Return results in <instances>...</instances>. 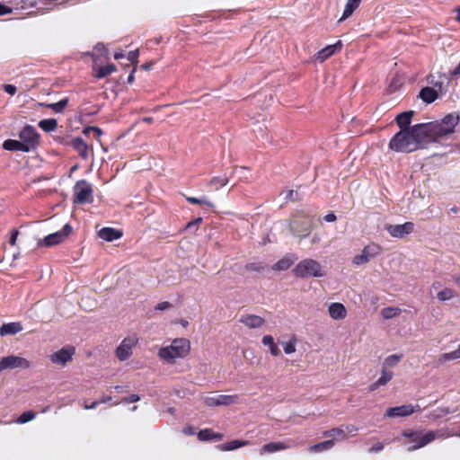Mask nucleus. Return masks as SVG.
Returning a JSON list of instances; mask_svg holds the SVG:
<instances>
[{"instance_id": "nucleus-47", "label": "nucleus", "mask_w": 460, "mask_h": 460, "mask_svg": "<svg viewBox=\"0 0 460 460\" xmlns=\"http://www.w3.org/2000/svg\"><path fill=\"white\" fill-rule=\"evenodd\" d=\"M171 306H172V304L170 302L162 301L156 305L155 310L165 311V310L169 309Z\"/></svg>"}, {"instance_id": "nucleus-6", "label": "nucleus", "mask_w": 460, "mask_h": 460, "mask_svg": "<svg viewBox=\"0 0 460 460\" xmlns=\"http://www.w3.org/2000/svg\"><path fill=\"white\" fill-rule=\"evenodd\" d=\"M428 143L439 142L441 138L453 133L447 130L440 122H429L421 124Z\"/></svg>"}, {"instance_id": "nucleus-40", "label": "nucleus", "mask_w": 460, "mask_h": 460, "mask_svg": "<svg viewBox=\"0 0 460 460\" xmlns=\"http://www.w3.org/2000/svg\"><path fill=\"white\" fill-rule=\"evenodd\" d=\"M394 377V372L386 368H381L380 376L377 379V384L383 386L389 383Z\"/></svg>"}, {"instance_id": "nucleus-8", "label": "nucleus", "mask_w": 460, "mask_h": 460, "mask_svg": "<svg viewBox=\"0 0 460 460\" xmlns=\"http://www.w3.org/2000/svg\"><path fill=\"white\" fill-rule=\"evenodd\" d=\"M380 246L371 243L363 248L361 252L355 254L351 260L352 265L359 267L368 263L380 253Z\"/></svg>"}, {"instance_id": "nucleus-15", "label": "nucleus", "mask_w": 460, "mask_h": 460, "mask_svg": "<svg viewBox=\"0 0 460 460\" xmlns=\"http://www.w3.org/2000/svg\"><path fill=\"white\" fill-rule=\"evenodd\" d=\"M419 411H420L419 405L407 404V405L393 407V408L386 410V413H385V416L390 417V418L405 417V416H411Z\"/></svg>"}, {"instance_id": "nucleus-23", "label": "nucleus", "mask_w": 460, "mask_h": 460, "mask_svg": "<svg viewBox=\"0 0 460 460\" xmlns=\"http://www.w3.org/2000/svg\"><path fill=\"white\" fill-rule=\"evenodd\" d=\"M240 322L250 329H256L261 327L265 323V320L258 315L244 314L240 318Z\"/></svg>"}, {"instance_id": "nucleus-11", "label": "nucleus", "mask_w": 460, "mask_h": 460, "mask_svg": "<svg viewBox=\"0 0 460 460\" xmlns=\"http://www.w3.org/2000/svg\"><path fill=\"white\" fill-rule=\"evenodd\" d=\"M31 363L24 358L19 356H6L0 360V372L7 368H28Z\"/></svg>"}, {"instance_id": "nucleus-21", "label": "nucleus", "mask_w": 460, "mask_h": 460, "mask_svg": "<svg viewBox=\"0 0 460 460\" xmlns=\"http://www.w3.org/2000/svg\"><path fill=\"white\" fill-rule=\"evenodd\" d=\"M71 145L83 159L86 160L88 158L91 150L89 149L86 143L83 140V138L75 137L72 140Z\"/></svg>"}, {"instance_id": "nucleus-48", "label": "nucleus", "mask_w": 460, "mask_h": 460, "mask_svg": "<svg viewBox=\"0 0 460 460\" xmlns=\"http://www.w3.org/2000/svg\"><path fill=\"white\" fill-rule=\"evenodd\" d=\"M4 90L10 95H13L17 93V87L13 84H4Z\"/></svg>"}, {"instance_id": "nucleus-3", "label": "nucleus", "mask_w": 460, "mask_h": 460, "mask_svg": "<svg viewBox=\"0 0 460 460\" xmlns=\"http://www.w3.org/2000/svg\"><path fill=\"white\" fill-rule=\"evenodd\" d=\"M190 353V341L183 338L175 339L172 344L160 348L158 356L168 364H175L178 358H183Z\"/></svg>"}, {"instance_id": "nucleus-54", "label": "nucleus", "mask_w": 460, "mask_h": 460, "mask_svg": "<svg viewBox=\"0 0 460 460\" xmlns=\"http://www.w3.org/2000/svg\"><path fill=\"white\" fill-rule=\"evenodd\" d=\"M324 220L327 223H332L337 220V217L333 213H328L327 215H325Z\"/></svg>"}, {"instance_id": "nucleus-60", "label": "nucleus", "mask_w": 460, "mask_h": 460, "mask_svg": "<svg viewBox=\"0 0 460 460\" xmlns=\"http://www.w3.org/2000/svg\"><path fill=\"white\" fill-rule=\"evenodd\" d=\"M248 270H253V271H260L261 270V268L258 267L254 263H252V264L248 265Z\"/></svg>"}, {"instance_id": "nucleus-51", "label": "nucleus", "mask_w": 460, "mask_h": 460, "mask_svg": "<svg viewBox=\"0 0 460 460\" xmlns=\"http://www.w3.org/2000/svg\"><path fill=\"white\" fill-rule=\"evenodd\" d=\"M91 131L94 132L95 136L97 137H99L102 133V131L100 128L88 127V128H84V133H85V134L88 132H91Z\"/></svg>"}, {"instance_id": "nucleus-45", "label": "nucleus", "mask_w": 460, "mask_h": 460, "mask_svg": "<svg viewBox=\"0 0 460 460\" xmlns=\"http://www.w3.org/2000/svg\"><path fill=\"white\" fill-rule=\"evenodd\" d=\"M186 200H187V202H190L192 204H205L208 207L213 206L212 202H210L206 198L197 199V198H193V197H189V198H186Z\"/></svg>"}, {"instance_id": "nucleus-36", "label": "nucleus", "mask_w": 460, "mask_h": 460, "mask_svg": "<svg viewBox=\"0 0 460 460\" xmlns=\"http://www.w3.org/2000/svg\"><path fill=\"white\" fill-rule=\"evenodd\" d=\"M198 438L199 440L205 441L210 439H221L223 438V435L214 433L211 429H206L199 432Z\"/></svg>"}, {"instance_id": "nucleus-46", "label": "nucleus", "mask_w": 460, "mask_h": 460, "mask_svg": "<svg viewBox=\"0 0 460 460\" xmlns=\"http://www.w3.org/2000/svg\"><path fill=\"white\" fill-rule=\"evenodd\" d=\"M35 417V413L34 412H31V411H26L24 413H22L19 418L18 420H16L17 422L19 423H26L31 420H33Z\"/></svg>"}, {"instance_id": "nucleus-53", "label": "nucleus", "mask_w": 460, "mask_h": 460, "mask_svg": "<svg viewBox=\"0 0 460 460\" xmlns=\"http://www.w3.org/2000/svg\"><path fill=\"white\" fill-rule=\"evenodd\" d=\"M138 400H139V396L137 394H131V395L124 398L122 402L130 403V402H136Z\"/></svg>"}, {"instance_id": "nucleus-5", "label": "nucleus", "mask_w": 460, "mask_h": 460, "mask_svg": "<svg viewBox=\"0 0 460 460\" xmlns=\"http://www.w3.org/2000/svg\"><path fill=\"white\" fill-rule=\"evenodd\" d=\"M74 202L84 204L93 202V185L85 180H79L74 186Z\"/></svg>"}, {"instance_id": "nucleus-37", "label": "nucleus", "mask_w": 460, "mask_h": 460, "mask_svg": "<svg viewBox=\"0 0 460 460\" xmlns=\"http://www.w3.org/2000/svg\"><path fill=\"white\" fill-rule=\"evenodd\" d=\"M113 72H116V66L113 64H108L104 66H100L97 69L95 76L99 79H102L112 74Z\"/></svg>"}, {"instance_id": "nucleus-17", "label": "nucleus", "mask_w": 460, "mask_h": 460, "mask_svg": "<svg viewBox=\"0 0 460 460\" xmlns=\"http://www.w3.org/2000/svg\"><path fill=\"white\" fill-rule=\"evenodd\" d=\"M329 315L332 319H345L347 316V310L341 303H332L328 307Z\"/></svg>"}, {"instance_id": "nucleus-9", "label": "nucleus", "mask_w": 460, "mask_h": 460, "mask_svg": "<svg viewBox=\"0 0 460 460\" xmlns=\"http://www.w3.org/2000/svg\"><path fill=\"white\" fill-rule=\"evenodd\" d=\"M238 395L236 394H210L204 397V403L208 407L228 406L236 403Z\"/></svg>"}, {"instance_id": "nucleus-22", "label": "nucleus", "mask_w": 460, "mask_h": 460, "mask_svg": "<svg viewBox=\"0 0 460 460\" xmlns=\"http://www.w3.org/2000/svg\"><path fill=\"white\" fill-rule=\"evenodd\" d=\"M23 327L20 322H10L4 323L0 328V335H14L22 331Z\"/></svg>"}, {"instance_id": "nucleus-52", "label": "nucleus", "mask_w": 460, "mask_h": 460, "mask_svg": "<svg viewBox=\"0 0 460 460\" xmlns=\"http://www.w3.org/2000/svg\"><path fill=\"white\" fill-rule=\"evenodd\" d=\"M383 448H384V445L381 442H376L369 448V452L370 453H378V452L382 451Z\"/></svg>"}, {"instance_id": "nucleus-32", "label": "nucleus", "mask_w": 460, "mask_h": 460, "mask_svg": "<svg viewBox=\"0 0 460 460\" xmlns=\"http://www.w3.org/2000/svg\"><path fill=\"white\" fill-rule=\"evenodd\" d=\"M361 2L362 0H348L341 21L349 17L353 13V12L358 7Z\"/></svg>"}, {"instance_id": "nucleus-44", "label": "nucleus", "mask_w": 460, "mask_h": 460, "mask_svg": "<svg viewBox=\"0 0 460 460\" xmlns=\"http://www.w3.org/2000/svg\"><path fill=\"white\" fill-rule=\"evenodd\" d=\"M455 296L454 291L449 288H445L438 294V297L441 301H447L453 298Z\"/></svg>"}, {"instance_id": "nucleus-20", "label": "nucleus", "mask_w": 460, "mask_h": 460, "mask_svg": "<svg viewBox=\"0 0 460 460\" xmlns=\"http://www.w3.org/2000/svg\"><path fill=\"white\" fill-rule=\"evenodd\" d=\"M342 48V42L341 40H339L337 43H334L332 45H329L323 49L321 51L317 54V60L323 62L326 58L332 57L336 51L341 50Z\"/></svg>"}, {"instance_id": "nucleus-64", "label": "nucleus", "mask_w": 460, "mask_h": 460, "mask_svg": "<svg viewBox=\"0 0 460 460\" xmlns=\"http://www.w3.org/2000/svg\"><path fill=\"white\" fill-rule=\"evenodd\" d=\"M10 11L4 5L0 4V15L9 13Z\"/></svg>"}, {"instance_id": "nucleus-56", "label": "nucleus", "mask_w": 460, "mask_h": 460, "mask_svg": "<svg viewBox=\"0 0 460 460\" xmlns=\"http://www.w3.org/2000/svg\"><path fill=\"white\" fill-rule=\"evenodd\" d=\"M98 405H99V402L94 401V402H92L90 405H88V404H86V403H85V404L84 405V408L85 410H93V409L97 408V406H98Z\"/></svg>"}, {"instance_id": "nucleus-58", "label": "nucleus", "mask_w": 460, "mask_h": 460, "mask_svg": "<svg viewBox=\"0 0 460 460\" xmlns=\"http://www.w3.org/2000/svg\"><path fill=\"white\" fill-rule=\"evenodd\" d=\"M380 386H383V385H378L377 380H376V382H374L373 384L370 385L369 391H375V390L378 389Z\"/></svg>"}, {"instance_id": "nucleus-62", "label": "nucleus", "mask_w": 460, "mask_h": 460, "mask_svg": "<svg viewBox=\"0 0 460 460\" xmlns=\"http://www.w3.org/2000/svg\"><path fill=\"white\" fill-rule=\"evenodd\" d=\"M452 75H460V62L458 63V65L453 70Z\"/></svg>"}, {"instance_id": "nucleus-31", "label": "nucleus", "mask_w": 460, "mask_h": 460, "mask_svg": "<svg viewBox=\"0 0 460 460\" xmlns=\"http://www.w3.org/2000/svg\"><path fill=\"white\" fill-rule=\"evenodd\" d=\"M334 445L333 439H328L318 444L313 445L309 447L311 453H320L332 448Z\"/></svg>"}, {"instance_id": "nucleus-38", "label": "nucleus", "mask_w": 460, "mask_h": 460, "mask_svg": "<svg viewBox=\"0 0 460 460\" xmlns=\"http://www.w3.org/2000/svg\"><path fill=\"white\" fill-rule=\"evenodd\" d=\"M38 126L41 130L49 132V131L56 130L58 123H57V120L54 119H43L41 121H39Z\"/></svg>"}, {"instance_id": "nucleus-30", "label": "nucleus", "mask_w": 460, "mask_h": 460, "mask_svg": "<svg viewBox=\"0 0 460 460\" xmlns=\"http://www.w3.org/2000/svg\"><path fill=\"white\" fill-rule=\"evenodd\" d=\"M459 118L457 115L450 113L447 114L440 122L443 127H446L447 130H451L454 132V128L457 125Z\"/></svg>"}, {"instance_id": "nucleus-34", "label": "nucleus", "mask_w": 460, "mask_h": 460, "mask_svg": "<svg viewBox=\"0 0 460 460\" xmlns=\"http://www.w3.org/2000/svg\"><path fill=\"white\" fill-rule=\"evenodd\" d=\"M402 358V355L401 354H393L385 358L383 361L382 367L383 368H390L395 367Z\"/></svg>"}, {"instance_id": "nucleus-50", "label": "nucleus", "mask_w": 460, "mask_h": 460, "mask_svg": "<svg viewBox=\"0 0 460 460\" xmlns=\"http://www.w3.org/2000/svg\"><path fill=\"white\" fill-rule=\"evenodd\" d=\"M137 58H138V50L137 49L132 50V51L128 52V60L132 63H136L137 60Z\"/></svg>"}, {"instance_id": "nucleus-2", "label": "nucleus", "mask_w": 460, "mask_h": 460, "mask_svg": "<svg viewBox=\"0 0 460 460\" xmlns=\"http://www.w3.org/2000/svg\"><path fill=\"white\" fill-rule=\"evenodd\" d=\"M452 436V434L447 433L444 429L428 431L426 433L422 431L405 430L402 433V437L408 438L407 444H410V446L407 447V451L419 449L435 439H439V438H449Z\"/></svg>"}, {"instance_id": "nucleus-24", "label": "nucleus", "mask_w": 460, "mask_h": 460, "mask_svg": "<svg viewBox=\"0 0 460 460\" xmlns=\"http://www.w3.org/2000/svg\"><path fill=\"white\" fill-rule=\"evenodd\" d=\"M414 114L413 111H403L397 115L396 122L401 130H411V119Z\"/></svg>"}, {"instance_id": "nucleus-49", "label": "nucleus", "mask_w": 460, "mask_h": 460, "mask_svg": "<svg viewBox=\"0 0 460 460\" xmlns=\"http://www.w3.org/2000/svg\"><path fill=\"white\" fill-rule=\"evenodd\" d=\"M345 429V432L347 434V438L349 437V436H354L356 434V432L358 431V428L355 427L354 425H347L345 428H343Z\"/></svg>"}, {"instance_id": "nucleus-16", "label": "nucleus", "mask_w": 460, "mask_h": 460, "mask_svg": "<svg viewBox=\"0 0 460 460\" xmlns=\"http://www.w3.org/2000/svg\"><path fill=\"white\" fill-rule=\"evenodd\" d=\"M38 133L31 126H26L20 132V138L24 145L29 146V150H32L38 144Z\"/></svg>"}, {"instance_id": "nucleus-41", "label": "nucleus", "mask_w": 460, "mask_h": 460, "mask_svg": "<svg viewBox=\"0 0 460 460\" xmlns=\"http://www.w3.org/2000/svg\"><path fill=\"white\" fill-rule=\"evenodd\" d=\"M401 314V309L398 307H385L381 310V316L383 319H393Z\"/></svg>"}, {"instance_id": "nucleus-33", "label": "nucleus", "mask_w": 460, "mask_h": 460, "mask_svg": "<svg viewBox=\"0 0 460 460\" xmlns=\"http://www.w3.org/2000/svg\"><path fill=\"white\" fill-rule=\"evenodd\" d=\"M262 344L269 346L271 355L277 357L280 354V349L278 344L274 342V339L272 336L266 335L262 337Z\"/></svg>"}, {"instance_id": "nucleus-12", "label": "nucleus", "mask_w": 460, "mask_h": 460, "mask_svg": "<svg viewBox=\"0 0 460 460\" xmlns=\"http://www.w3.org/2000/svg\"><path fill=\"white\" fill-rule=\"evenodd\" d=\"M72 230L71 225H65L61 230L47 235L43 240V244L46 247H51L62 243L71 234Z\"/></svg>"}, {"instance_id": "nucleus-29", "label": "nucleus", "mask_w": 460, "mask_h": 460, "mask_svg": "<svg viewBox=\"0 0 460 460\" xmlns=\"http://www.w3.org/2000/svg\"><path fill=\"white\" fill-rule=\"evenodd\" d=\"M458 358H460V344L455 350L440 355L438 358V363L442 365L448 361L456 360Z\"/></svg>"}, {"instance_id": "nucleus-27", "label": "nucleus", "mask_w": 460, "mask_h": 460, "mask_svg": "<svg viewBox=\"0 0 460 460\" xmlns=\"http://www.w3.org/2000/svg\"><path fill=\"white\" fill-rule=\"evenodd\" d=\"M248 444L249 442L247 440L233 439L228 442L218 445L217 448L221 451H232L245 447Z\"/></svg>"}, {"instance_id": "nucleus-13", "label": "nucleus", "mask_w": 460, "mask_h": 460, "mask_svg": "<svg viewBox=\"0 0 460 460\" xmlns=\"http://www.w3.org/2000/svg\"><path fill=\"white\" fill-rule=\"evenodd\" d=\"M137 342V339L136 336H129L121 341V344L115 350V354H117L118 358L120 361L127 360L132 354V348Z\"/></svg>"}, {"instance_id": "nucleus-19", "label": "nucleus", "mask_w": 460, "mask_h": 460, "mask_svg": "<svg viewBox=\"0 0 460 460\" xmlns=\"http://www.w3.org/2000/svg\"><path fill=\"white\" fill-rule=\"evenodd\" d=\"M3 147L6 151L12 152H23L29 153V146L23 144L22 141L14 140V139H7L4 142Z\"/></svg>"}, {"instance_id": "nucleus-25", "label": "nucleus", "mask_w": 460, "mask_h": 460, "mask_svg": "<svg viewBox=\"0 0 460 460\" xmlns=\"http://www.w3.org/2000/svg\"><path fill=\"white\" fill-rule=\"evenodd\" d=\"M296 260V258L294 254L285 256L273 265L272 270L275 271L288 270L290 269Z\"/></svg>"}, {"instance_id": "nucleus-4", "label": "nucleus", "mask_w": 460, "mask_h": 460, "mask_svg": "<svg viewBox=\"0 0 460 460\" xmlns=\"http://www.w3.org/2000/svg\"><path fill=\"white\" fill-rule=\"evenodd\" d=\"M294 274L302 279L315 277L321 278L325 275V271L321 263L314 260L306 258L298 262L294 269Z\"/></svg>"}, {"instance_id": "nucleus-10", "label": "nucleus", "mask_w": 460, "mask_h": 460, "mask_svg": "<svg viewBox=\"0 0 460 460\" xmlns=\"http://www.w3.org/2000/svg\"><path fill=\"white\" fill-rule=\"evenodd\" d=\"M75 353V347L66 345L51 354L49 358L55 365L65 366L73 359Z\"/></svg>"}, {"instance_id": "nucleus-59", "label": "nucleus", "mask_w": 460, "mask_h": 460, "mask_svg": "<svg viewBox=\"0 0 460 460\" xmlns=\"http://www.w3.org/2000/svg\"><path fill=\"white\" fill-rule=\"evenodd\" d=\"M201 223V218H198L194 223H189L186 225V228H192Z\"/></svg>"}, {"instance_id": "nucleus-1", "label": "nucleus", "mask_w": 460, "mask_h": 460, "mask_svg": "<svg viewBox=\"0 0 460 460\" xmlns=\"http://www.w3.org/2000/svg\"><path fill=\"white\" fill-rule=\"evenodd\" d=\"M428 144L421 124L401 129L391 139L389 146L397 153H412Z\"/></svg>"}, {"instance_id": "nucleus-26", "label": "nucleus", "mask_w": 460, "mask_h": 460, "mask_svg": "<svg viewBox=\"0 0 460 460\" xmlns=\"http://www.w3.org/2000/svg\"><path fill=\"white\" fill-rule=\"evenodd\" d=\"M288 447L283 442H270L262 446L260 449V455L272 454L278 451L284 450Z\"/></svg>"}, {"instance_id": "nucleus-35", "label": "nucleus", "mask_w": 460, "mask_h": 460, "mask_svg": "<svg viewBox=\"0 0 460 460\" xmlns=\"http://www.w3.org/2000/svg\"><path fill=\"white\" fill-rule=\"evenodd\" d=\"M324 437L332 438L336 440L347 439V434L343 428L332 429L324 433Z\"/></svg>"}, {"instance_id": "nucleus-55", "label": "nucleus", "mask_w": 460, "mask_h": 460, "mask_svg": "<svg viewBox=\"0 0 460 460\" xmlns=\"http://www.w3.org/2000/svg\"><path fill=\"white\" fill-rule=\"evenodd\" d=\"M19 234V232L14 230L12 233L11 238H10V244L14 245L15 242L17 241V235Z\"/></svg>"}, {"instance_id": "nucleus-7", "label": "nucleus", "mask_w": 460, "mask_h": 460, "mask_svg": "<svg viewBox=\"0 0 460 460\" xmlns=\"http://www.w3.org/2000/svg\"><path fill=\"white\" fill-rule=\"evenodd\" d=\"M428 143L439 142L441 138L453 133L447 130L440 122H429L421 124Z\"/></svg>"}, {"instance_id": "nucleus-63", "label": "nucleus", "mask_w": 460, "mask_h": 460, "mask_svg": "<svg viewBox=\"0 0 460 460\" xmlns=\"http://www.w3.org/2000/svg\"><path fill=\"white\" fill-rule=\"evenodd\" d=\"M111 400V396H102L98 402L100 403H106Z\"/></svg>"}, {"instance_id": "nucleus-42", "label": "nucleus", "mask_w": 460, "mask_h": 460, "mask_svg": "<svg viewBox=\"0 0 460 460\" xmlns=\"http://www.w3.org/2000/svg\"><path fill=\"white\" fill-rule=\"evenodd\" d=\"M227 182L228 178H226V176H214V178L209 180L208 185L212 188H215L216 190H218L226 185Z\"/></svg>"}, {"instance_id": "nucleus-43", "label": "nucleus", "mask_w": 460, "mask_h": 460, "mask_svg": "<svg viewBox=\"0 0 460 460\" xmlns=\"http://www.w3.org/2000/svg\"><path fill=\"white\" fill-rule=\"evenodd\" d=\"M281 344L286 354H292L296 352V340L290 341H282Z\"/></svg>"}, {"instance_id": "nucleus-39", "label": "nucleus", "mask_w": 460, "mask_h": 460, "mask_svg": "<svg viewBox=\"0 0 460 460\" xmlns=\"http://www.w3.org/2000/svg\"><path fill=\"white\" fill-rule=\"evenodd\" d=\"M68 102H69V100L67 98H65L56 103L41 104V105H43L44 107L50 108L56 113H61V112H63L64 109L66 107H67Z\"/></svg>"}, {"instance_id": "nucleus-14", "label": "nucleus", "mask_w": 460, "mask_h": 460, "mask_svg": "<svg viewBox=\"0 0 460 460\" xmlns=\"http://www.w3.org/2000/svg\"><path fill=\"white\" fill-rule=\"evenodd\" d=\"M385 229L395 238H402L414 230V223L406 222L403 225H386Z\"/></svg>"}, {"instance_id": "nucleus-61", "label": "nucleus", "mask_w": 460, "mask_h": 460, "mask_svg": "<svg viewBox=\"0 0 460 460\" xmlns=\"http://www.w3.org/2000/svg\"><path fill=\"white\" fill-rule=\"evenodd\" d=\"M125 55L122 51L115 52V55H113V58H115V60H119V58H124Z\"/></svg>"}, {"instance_id": "nucleus-28", "label": "nucleus", "mask_w": 460, "mask_h": 460, "mask_svg": "<svg viewBox=\"0 0 460 460\" xmlns=\"http://www.w3.org/2000/svg\"><path fill=\"white\" fill-rule=\"evenodd\" d=\"M420 97L426 103H431L438 98V91L432 87H424L420 93Z\"/></svg>"}, {"instance_id": "nucleus-57", "label": "nucleus", "mask_w": 460, "mask_h": 460, "mask_svg": "<svg viewBox=\"0 0 460 460\" xmlns=\"http://www.w3.org/2000/svg\"><path fill=\"white\" fill-rule=\"evenodd\" d=\"M183 433L186 435H195V429L192 427H187L183 429Z\"/></svg>"}, {"instance_id": "nucleus-18", "label": "nucleus", "mask_w": 460, "mask_h": 460, "mask_svg": "<svg viewBox=\"0 0 460 460\" xmlns=\"http://www.w3.org/2000/svg\"><path fill=\"white\" fill-rule=\"evenodd\" d=\"M122 236V232L119 229L112 227H102L99 231V237L106 242H112L119 239Z\"/></svg>"}]
</instances>
